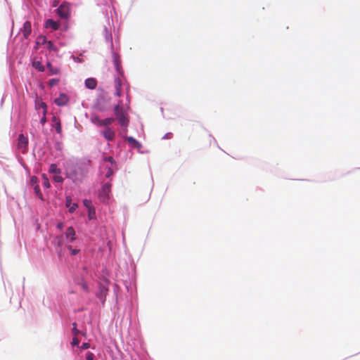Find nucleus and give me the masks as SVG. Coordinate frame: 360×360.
I'll return each instance as SVG.
<instances>
[{
  "label": "nucleus",
  "mask_w": 360,
  "mask_h": 360,
  "mask_svg": "<svg viewBox=\"0 0 360 360\" xmlns=\"http://www.w3.org/2000/svg\"><path fill=\"white\" fill-rule=\"evenodd\" d=\"M84 205L88 209L93 208L91 205V201L90 200L85 199L83 200Z\"/></svg>",
  "instance_id": "cd10ccee"
},
{
  "label": "nucleus",
  "mask_w": 360,
  "mask_h": 360,
  "mask_svg": "<svg viewBox=\"0 0 360 360\" xmlns=\"http://www.w3.org/2000/svg\"><path fill=\"white\" fill-rule=\"evenodd\" d=\"M57 13L60 18L68 20L70 17V4L67 2H63L57 9Z\"/></svg>",
  "instance_id": "f03ea898"
},
{
  "label": "nucleus",
  "mask_w": 360,
  "mask_h": 360,
  "mask_svg": "<svg viewBox=\"0 0 360 360\" xmlns=\"http://www.w3.org/2000/svg\"><path fill=\"white\" fill-rule=\"evenodd\" d=\"M53 121H57V118L56 117H53Z\"/></svg>",
  "instance_id": "37998d69"
},
{
  "label": "nucleus",
  "mask_w": 360,
  "mask_h": 360,
  "mask_svg": "<svg viewBox=\"0 0 360 360\" xmlns=\"http://www.w3.org/2000/svg\"><path fill=\"white\" fill-rule=\"evenodd\" d=\"M103 135L108 141H113L115 137V132L110 127H106Z\"/></svg>",
  "instance_id": "9b49d317"
},
{
  "label": "nucleus",
  "mask_w": 360,
  "mask_h": 360,
  "mask_svg": "<svg viewBox=\"0 0 360 360\" xmlns=\"http://www.w3.org/2000/svg\"><path fill=\"white\" fill-rule=\"evenodd\" d=\"M65 205L69 209V212L73 213L78 207L77 203H72V198L70 196H66L65 198Z\"/></svg>",
  "instance_id": "9d476101"
},
{
  "label": "nucleus",
  "mask_w": 360,
  "mask_h": 360,
  "mask_svg": "<svg viewBox=\"0 0 360 360\" xmlns=\"http://www.w3.org/2000/svg\"><path fill=\"white\" fill-rule=\"evenodd\" d=\"M126 140L127 141L128 143L134 148H141V143L137 141L132 136H128L126 138Z\"/></svg>",
  "instance_id": "2eb2a0df"
},
{
  "label": "nucleus",
  "mask_w": 360,
  "mask_h": 360,
  "mask_svg": "<svg viewBox=\"0 0 360 360\" xmlns=\"http://www.w3.org/2000/svg\"><path fill=\"white\" fill-rule=\"evenodd\" d=\"M34 192H35L36 195H37L38 197H39L40 198H41V197H42V194H41V191H40V189H39V186H38V185H35V186H34Z\"/></svg>",
  "instance_id": "bb28decb"
},
{
  "label": "nucleus",
  "mask_w": 360,
  "mask_h": 360,
  "mask_svg": "<svg viewBox=\"0 0 360 360\" xmlns=\"http://www.w3.org/2000/svg\"><path fill=\"white\" fill-rule=\"evenodd\" d=\"M95 216V210L94 208L89 209V218L93 219Z\"/></svg>",
  "instance_id": "7c9ffc66"
},
{
  "label": "nucleus",
  "mask_w": 360,
  "mask_h": 360,
  "mask_svg": "<svg viewBox=\"0 0 360 360\" xmlns=\"http://www.w3.org/2000/svg\"><path fill=\"white\" fill-rule=\"evenodd\" d=\"M86 360H94V354L91 352H87L86 354Z\"/></svg>",
  "instance_id": "f704fd0d"
},
{
  "label": "nucleus",
  "mask_w": 360,
  "mask_h": 360,
  "mask_svg": "<svg viewBox=\"0 0 360 360\" xmlns=\"http://www.w3.org/2000/svg\"><path fill=\"white\" fill-rule=\"evenodd\" d=\"M114 113L120 125L122 127H127L129 124V119L124 111L121 101H119L115 106Z\"/></svg>",
  "instance_id": "f257e3e1"
},
{
  "label": "nucleus",
  "mask_w": 360,
  "mask_h": 360,
  "mask_svg": "<svg viewBox=\"0 0 360 360\" xmlns=\"http://www.w3.org/2000/svg\"><path fill=\"white\" fill-rule=\"evenodd\" d=\"M49 172L58 174H60V169L57 167V165L55 164H52L50 165Z\"/></svg>",
  "instance_id": "aec40b11"
},
{
  "label": "nucleus",
  "mask_w": 360,
  "mask_h": 360,
  "mask_svg": "<svg viewBox=\"0 0 360 360\" xmlns=\"http://www.w3.org/2000/svg\"><path fill=\"white\" fill-rule=\"evenodd\" d=\"M59 23L56 21H54L52 19H48L45 22V27L46 28H51L53 30H57L59 28Z\"/></svg>",
  "instance_id": "f8f14e48"
},
{
  "label": "nucleus",
  "mask_w": 360,
  "mask_h": 360,
  "mask_svg": "<svg viewBox=\"0 0 360 360\" xmlns=\"http://www.w3.org/2000/svg\"><path fill=\"white\" fill-rule=\"evenodd\" d=\"M113 173H114L113 169L112 168H110V167H108V171H107V172L105 174V176L107 178H110V176H112L113 175Z\"/></svg>",
  "instance_id": "c756f323"
},
{
  "label": "nucleus",
  "mask_w": 360,
  "mask_h": 360,
  "mask_svg": "<svg viewBox=\"0 0 360 360\" xmlns=\"http://www.w3.org/2000/svg\"><path fill=\"white\" fill-rule=\"evenodd\" d=\"M53 180L56 181V182H58V183H61L63 181V179L61 176L60 175H56L53 176Z\"/></svg>",
  "instance_id": "2f4dec72"
},
{
  "label": "nucleus",
  "mask_w": 360,
  "mask_h": 360,
  "mask_svg": "<svg viewBox=\"0 0 360 360\" xmlns=\"http://www.w3.org/2000/svg\"><path fill=\"white\" fill-rule=\"evenodd\" d=\"M58 79H52L49 81V83L52 86V85H54L55 84H56L58 82Z\"/></svg>",
  "instance_id": "4c0bfd02"
},
{
  "label": "nucleus",
  "mask_w": 360,
  "mask_h": 360,
  "mask_svg": "<svg viewBox=\"0 0 360 360\" xmlns=\"http://www.w3.org/2000/svg\"><path fill=\"white\" fill-rule=\"evenodd\" d=\"M103 160L105 162H110L112 165H115V162L112 156L105 157Z\"/></svg>",
  "instance_id": "c85d7f7f"
},
{
  "label": "nucleus",
  "mask_w": 360,
  "mask_h": 360,
  "mask_svg": "<svg viewBox=\"0 0 360 360\" xmlns=\"http://www.w3.org/2000/svg\"><path fill=\"white\" fill-rule=\"evenodd\" d=\"M20 32L25 39H27L29 37L32 32V25L30 21L24 22L22 27L20 29Z\"/></svg>",
  "instance_id": "0eeeda50"
},
{
  "label": "nucleus",
  "mask_w": 360,
  "mask_h": 360,
  "mask_svg": "<svg viewBox=\"0 0 360 360\" xmlns=\"http://www.w3.org/2000/svg\"><path fill=\"white\" fill-rule=\"evenodd\" d=\"M58 3H59V0L53 1V3H52V6L53 7H56L58 5Z\"/></svg>",
  "instance_id": "ea45409f"
},
{
  "label": "nucleus",
  "mask_w": 360,
  "mask_h": 360,
  "mask_svg": "<svg viewBox=\"0 0 360 360\" xmlns=\"http://www.w3.org/2000/svg\"><path fill=\"white\" fill-rule=\"evenodd\" d=\"M37 178L36 176H32V177L31 178V184H32V185L36 184H37Z\"/></svg>",
  "instance_id": "e433bc0d"
},
{
  "label": "nucleus",
  "mask_w": 360,
  "mask_h": 360,
  "mask_svg": "<svg viewBox=\"0 0 360 360\" xmlns=\"http://www.w3.org/2000/svg\"><path fill=\"white\" fill-rule=\"evenodd\" d=\"M46 48L49 50L50 51H54V52H57L58 51V49L56 48V46L53 44V42L51 41H47L46 42Z\"/></svg>",
  "instance_id": "a211bd4d"
},
{
  "label": "nucleus",
  "mask_w": 360,
  "mask_h": 360,
  "mask_svg": "<svg viewBox=\"0 0 360 360\" xmlns=\"http://www.w3.org/2000/svg\"><path fill=\"white\" fill-rule=\"evenodd\" d=\"M69 101L68 96L65 94H60V96L55 98L54 103L58 106H63Z\"/></svg>",
  "instance_id": "6e6552de"
},
{
  "label": "nucleus",
  "mask_w": 360,
  "mask_h": 360,
  "mask_svg": "<svg viewBox=\"0 0 360 360\" xmlns=\"http://www.w3.org/2000/svg\"><path fill=\"white\" fill-rule=\"evenodd\" d=\"M85 86L87 89H94L97 86V81L93 77L87 78L85 80Z\"/></svg>",
  "instance_id": "ddd939ff"
},
{
  "label": "nucleus",
  "mask_w": 360,
  "mask_h": 360,
  "mask_svg": "<svg viewBox=\"0 0 360 360\" xmlns=\"http://www.w3.org/2000/svg\"><path fill=\"white\" fill-rule=\"evenodd\" d=\"M73 328H72V333L74 336H77L78 334H79L80 331L77 328V323H72Z\"/></svg>",
  "instance_id": "393cba45"
},
{
  "label": "nucleus",
  "mask_w": 360,
  "mask_h": 360,
  "mask_svg": "<svg viewBox=\"0 0 360 360\" xmlns=\"http://www.w3.org/2000/svg\"><path fill=\"white\" fill-rule=\"evenodd\" d=\"M35 108L36 109H39V108H42L44 110L43 111V114L45 115L46 114V112H47V105L46 104L43 102L42 101L39 100V99H37L36 101H35Z\"/></svg>",
  "instance_id": "dca6fc26"
},
{
  "label": "nucleus",
  "mask_w": 360,
  "mask_h": 360,
  "mask_svg": "<svg viewBox=\"0 0 360 360\" xmlns=\"http://www.w3.org/2000/svg\"><path fill=\"white\" fill-rule=\"evenodd\" d=\"M90 347V344L88 343V342H84L82 346H81V349H86Z\"/></svg>",
  "instance_id": "c9c22d12"
},
{
  "label": "nucleus",
  "mask_w": 360,
  "mask_h": 360,
  "mask_svg": "<svg viewBox=\"0 0 360 360\" xmlns=\"http://www.w3.org/2000/svg\"><path fill=\"white\" fill-rule=\"evenodd\" d=\"M68 249L72 255H76L79 252V250L75 249L71 245L68 246Z\"/></svg>",
  "instance_id": "5701e85b"
},
{
  "label": "nucleus",
  "mask_w": 360,
  "mask_h": 360,
  "mask_svg": "<svg viewBox=\"0 0 360 360\" xmlns=\"http://www.w3.org/2000/svg\"><path fill=\"white\" fill-rule=\"evenodd\" d=\"M28 143H29L28 139L27 137H25L22 134H20L18 138L17 147H18V149L19 150H20L22 154H25L27 153V148H28Z\"/></svg>",
  "instance_id": "20e7f679"
},
{
  "label": "nucleus",
  "mask_w": 360,
  "mask_h": 360,
  "mask_svg": "<svg viewBox=\"0 0 360 360\" xmlns=\"http://www.w3.org/2000/svg\"><path fill=\"white\" fill-rule=\"evenodd\" d=\"M43 177H44L43 185L46 188H49L50 184H49V179L45 176V175H44Z\"/></svg>",
  "instance_id": "72a5a7b5"
},
{
  "label": "nucleus",
  "mask_w": 360,
  "mask_h": 360,
  "mask_svg": "<svg viewBox=\"0 0 360 360\" xmlns=\"http://www.w3.org/2000/svg\"><path fill=\"white\" fill-rule=\"evenodd\" d=\"M112 184L110 182L105 184L99 191V199L103 202H107L110 199Z\"/></svg>",
  "instance_id": "7ed1b4c3"
},
{
  "label": "nucleus",
  "mask_w": 360,
  "mask_h": 360,
  "mask_svg": "<svg viewBox=\"0 0 360 360\" xmlns=\"http://www.w3.org/2000/svg\"><path fill=\"white\" fill-rule=\"evenodd\" d=\"M75 235V231L73 227L70 226L66 229L65 236L67 238H70V242H72L76 239Z\"/></svg>",
  "instance_id": "4468645a"
},
{
  "label": "nucleus",
  "mask_w": 360,
  "mask_h": 360,
  "mask_svg": "<svg viewBox=\"0 0 360 360\" xmlns=\"http://www.w3.org/2000/svg\"><path fill=\"white\" fill-rule=\"evenodd\" d=\"M47 39H46V37H44V36H39L37 39V45H45L46 44V42H47Z\"/></svg>",
  "instance_id": "6ab92c4d"
},
{
  "label": "nucleus",
  "mask_w": 360,
  "mask_h": 360,
  "mask_svg": "<svg viewBox=\"0 0 360 360\" xmlns=\"http://www.w3.org/2000/svg\"><path fill=\"white\" fill-rule=\"evenodd\" d=\"M47 67H48L49 71L53 75H57L59 72V69L57 68H53L50 63H47Z\"/></svg>",
  "instance_id": "412c9836"
},
{
  "label": "nucleus",
  "mask_w": 360,
  "mask_h": 360,
  "mask_svg": "<svg viewBox=\"0 0 360 360\" xmlns=\"http://www.w3.org/2000/svg\"><path fill=\"white\" fill-rule=\"evenodd\" d=\"M115 83V95L116 96L120 97L122 95V82L119 77H116L114 81Z\"/></svg>",
  "instance_id": "1a4fd4ad"
},
{
  "label": "nucleus",
  "mask_w": 360,
  "mask_h": 360,
  "mask_svg": "<svg viewBox=\"0 0 360 360\" xmlns=\"http://www.w3.org/2000/svg\"><path fill=\"white\" fill-rule=\"evenodd\" d=\"M91 121L95 124L108 127V126L110 125L115 121V120H114V118H112V117L105 118L104 120H101V119H99L98 117L96 116V117H92Z\"/></svg>",
  "instance_id": "39448f33"
},
{
  "label": "nucleus",
  "mask_w": 360,
  "mask_h": 360,
  "mask_svg": "<svg viewBox=\"0 0 360 360\" xmlns=\"http://www.w3.org/2000/svg\"><path fill=\"white\" fill-rule=\"evenodd\" d=\"M58 227L61 229L63 228V224H58Z\"/></svg>",
  "instance_id": "79ce46f5"
},
{
  "label": "nucleus",
  "mask_w": 360,
  "mask_h": 360,
  "mask_svg": "<svg viewBox=\"0 0 360 360\" xmlns=\"http://www.w3.org/2000/svg\"><path fill=\"white\" fill-rule=\"evenodd\" d=\"M172 137V133H167L165 135L164 139H171Z\"/></svg>",
  "instance_id": "58836bf2"
},
{
  "label": "nucleus",
  "mask_w": 360,
  "mask_h": 360,
  "mask_svg": "<svg viewBox=\"0 0 360 360\" xmlns=\"http://www.w3.org/2000/svg\"><path fill=\"white\" fill-rule=\"evenodd\" d=\"M80 285L84 291H85L86 292H89L88 285L84 280H82V282L80 283Z\"/></svg>",
  "instance_id": "b1692460"
},
{
  "label": "nucleus",
  "mask_w": 360,
  "mask_h": 360,
  "mask_svg": "<svg viewBox=\"0 0 360 360\" xmlns=\"http://www.w3.org/2000/svg\"><path fill=\"white\" fill-rule=\"evenodd\" d=\"M33 66H34L36 69L39 70L40 72H43V71H44V66H43V65H42L40 62H39V61L34 62V63H33Z\"/></svg>",
  "instance_id": "4be33fe9"
},
{
  "label": "nucleus",
  "mask_w": 360,
  "mask_h": 360,
  "mask_svg": "<svg viewBox=\"0 0 360 360\" xmlns=\"http://www.w3.org/2000/svg\"><path fill=\"white\" fill-rule=\"evenodd\" d=\"M79 170H80V167L77 165H72L68 167L67 169L68 177L71 178L74 181H76L77 180V176Z\"/></svg>",
  "instance_id": "423d86ee"
},
{
  "label": "nucleus",
  "mask_w": 360,
  "mask_h": 360,
  "mask_svg": "<svg viewBox=\"0 0 360 360\" xmlns=\"http://www.w3.org/2000/svg\"><path fill=\"white\" fill-rule=\"evenodd\" d=\"M45 122H46V115H44L43 114V117H42V118H41V123H44Z\"/></svg>",
  "instance_id": "a19ab883"
},
{
  "label": "nucleus",
  "mask_w": 360,
  "mask_h": 360,
  "mask_svg": "<svg viewBox=\"0 0 360 360\" xmlns=\"http://www.w3.org/2000/svg\"><path fill=\"white\" fill-rule=\"evenodd\" d=\"M79 343V339L77 338V336H74L72 338V341L71 342L72 346H77Z\"/></svg>",
  "instance_id": "473e14b6"
},
{
  "label": "nucleus",
  "mask_w": 360,
  "mask_h": 360,
  "mask_svg": "<svg viewBox=\"0 0 360 360\" xmlns=\"http://www.w3.org/2000/svg\"><path fill=\"white\" fill-rule=\"evenodd\" d=\"M56 131L58 134H60L62 131L61 124L60 121H57L55 125Z\"/></svg>",
  "instance_id": "a878e982"
},
{
  "label": "nucleus",
  "mask_w": 360,
  "mask_h": 360,
  "mask_svg": "<svg viewBox=\"0 0 360 360\" xmlns=\"http://www.w3.org/2000/svg\"><path fill=\"white\" fill-rule=\"evenodd\" d=\"M113 57H114V65H115L116 70L118 72L119 74L122 75L120 58H118V56L116 54H114Z\"/></svg>",
  "instance_id": "f3484780"
}]
</instances>
